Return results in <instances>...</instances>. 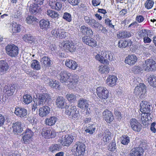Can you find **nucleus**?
<instances>
[{"instance_id": "nucleus-5", "label": "nucleus", "mask_w": 156, "mask_h": 156, "mask_svg": "<svg viewBox=\"0 0 156 156\" xmlns=\"http://www.w3.org/2000/svg\"><path fill=\"white\" fill-rule=\"evenodd\" d=\"M6 52L10 56L13 57L16 56L18 54V48L14 44H8L5 47Z\"/></svg>"}, {"instance_id": "nucleus-31", "label": "nucleus", "mask_w": 156, "mask_h": 156, "mask_svg": "<svg viewBox=\"0 0 156 156\" xmlns=\"http://www.w3.org/2000/svg\"><path fill=\"white\" fill-rule=\"evenodd\" d=\"M132 41L130 39L125 40H121L119 41L118 46L120 48H125L127 46H130L131 45Z\"/></svg>"}, {"instance_id": "nucleus-60", "label": "nucleus", "mask_w": 156, "mask_h": 156, "mask_svg": "<svg viewBox=\"0 0 156 156\" xmlns=\"http://www.w3.org/2000/svg\"><path fill=\"white\" fill-rule=\"evenodd\" d=\"M69 47L68 48V50L70 52H73L76 50V46L74 45L73 43L70 42L69 44Z\"/></svg>"}, {"instance_id": "nucleus-22", "label": "nucleus", "mask_w": 156, "mask_h": 156, "mask_svg": "<svg viewBox=\"0 0 156 156\" xmlns=\"http://www.w3.org/2000/svg\"><path fill=\"white\" fill-rule=\"evenodd\" d=\"M77 106L80 109H84L87 108L89 105V101L83 98H80L77 102Z\"/></svg>"}, {"instance_id": "nucleus-26", "label": "nucleus", "mask_w": 156, "mask_h": 156, "mask_svg": "<svg viewBox=\"0 0 156 156\" xmlns=\"http://www.w3.org/2000/svg\"><path fill=\"white\" fill-rule=\"evenodd\" d=\"M137 58L134 55H129L125 59V63L130 65H133L137 61Z\"/></svg>"}, {"instance_id": "nucleus-9", "label": "nucleus", "mask_w": 156, "mask_h": 156, "mask_svg": "<svg viewBox=\"0 0 156 156\" xmlns=\"http://www.w3.org/2000/svg\"><path fill=\"white\" fill-rule=\"evenodd\" d=\"M33 135L34 133L31 130L29 129H27L25 132L22 134V142L25 144H29L30 139Z\"/></svg>"}, {"instance_id": "nucleus-20", "label": "nucleus", "mask_w": 156, "mask_h": 156, "mask_svg": "<svg viewBox=\"0 0 156 156\" xmlns=\"http://www.w3.org/2000/svg\"><path fill=\"white\" fill-rule=\"evenodd\" d=\"M144 149L141 147H137L133 149L129 156H143Z\"/></svg>"}, {"instance_id": "nucleus-28", "label": "nucleus", "mask_w": 156, "mask_h": 156, "mask_svg": "<svg viewBox=\"0 0 156 156\" xmlns=\"http://www.w3.org/2000/svg\"><path fill=\"white\" fill-rule=\"evenodd\" d=\"M65 65L67 67L73 70L76 69L78 66V64L76 61L69 59L66 61Z\"/></svg>"}, {"instance_id": "nucleus-13", "label": "nucleus", "mask_w": 156, "mask_h": 156, "mask_svg": "<svg viewBox=\"0 0 156 156\" xmlns=\"http://www.w3.org/2000/svg\"><path fill=\"white\" fill-rule=\"evenodd\" d=\"M140 111L142 113L151 114V106L150 103L145 101H142L140 103Z\"/></svg>"}, {"instance_id": "nucleus-10", "label": "nucleus", "mask_w": 156, "mask_h": 156, "mask_svg": "<svg viewBox=\"0 0 156 156\" xmlns=\"http://www.w3.org/2000/svg\"><path fill=\"white\" fill-rule=\"evenodd\" d=\"M41 134L44 138L48 139L53 138L56 135V133L53 129L47 128L42 129Z\"/></svg>"}, {"instance_id": "nucleus-2", "label": "nucleus", "mask_w": 156, "mask_h": 156, "mask_svg": "<svg viewBox=\"0 0 156 156\" xmlns=\"http://www.w3.org/2000/svg\"><path fill=\"white\" fill-rule=\"evenodd\" d=\"M84 19L86 23L92 27L96 29L99 32L104 33L106 32L107 30L105 28L94 19L90 18L87 16H84Z\"/></svg>"}, {"instance_id": "nucleus-12", "label": "nucleus", "mask_w": 156, "mask_h": 156, "mask_svg": "<svg viewBox=\"0 0 156 156\" xmlns=\"http://www.w3.org/2000/svg\"><path fill=\"white\" fill-rule=\"evenodd\" d=\"M152 115L151 114L149 115L148 114L145 113H142L139 114V119L140 121L144 126H147L149 124L147 121L150 120L151 119Z\"/></svg>"}, {"instance_id": "nucleus-24", "label": "nucleus", "mask_w": 156, "mask_h": 156, "mask_svg": "<svg viewBox=\"0 0 156 156\" xmlns=\"http://www.w3.org/2000/svg\"><path fill=\"white\" fill-rule=\"evenodd\" d=\"M117 78L116 76L114 75H110L106 80L107 84L110 87H113L116 84Z\"/></svg>"}, {"instance_id": "nucleus-63", "label": "nucleus", "mask_w": 156, "mask_h": 156, "mask_svg": "<svg viewBox=\"0 0 156 156\" xmlns=\"http://www.w3.org/2000/svg\"><path fill=\"white\" fill-rule=\"evenodd\" d=\"M69 3L72 5H77L80 0H68Z\"/></svg>"}, {"instance_id": "nucleus-43", "label": "nucleus", "mask_w": 156, "mask_h": 156, "mask_svg": "<svg viewBox=\"0 0 156 156\" xmlns=\"http://www.w3.org/2000/svg\"><path fill=\"white\" fill-rule=\"evenodd\" d=\"M66 98L69 102H74L76 100V97L75 94L72 93L67 94L66 95Z\"/></svg>"}, {"instance_id": "nucleus-30", "label": "nucleus", "mask_w": 156, "mask_h": 156, "mask_svg": "<svg viewBox=\"0 0 156 156\" xmlns=\"http://www.w3.org/2000/svg\"><path fill=\"white\" fill-rule=\"evenodd\" d=\"M111 133L108 130H106L103 133V138L102 140L105 144H106L111 139Z\"/></svg>"}, {"instance_id": "nucleus-46", "label": "nucleus", "mask_w": 156, "mask_h": 156, "mask_svg": "<svg viewBox=\"0 0 156 156\" xmlns=\"http://www.w3.org/2000/svg\"><path fill=\"white\" fill-rule=\"evenodd\" d=\"M21 26L19 24L14 22L12 24V31L14 33L19 32L21 31Z\"/></svg>"}, {"instance_id": "nucleus-62", "label": "nucleus", "mask_w": 156, "mask_h": 156, "mask_svg": "<svg viewBox=\"0 0 156 156\" xmlns=\"http://www.w3.org/2000/svg\"><path fill=\"white\" fill-rule=\"evenodd\" d=\"M136 21L137 23H141L143 22L144 20V18L142 15L137 16L136 17Z\"/></svg>"}, {"instance_id": "nucleus-7", "label": "nucleus", "mask_w": 156, "mask_h": 156, "mask_svg": "<svg viewBox=\"0 0 156 156\" xmlns=\"http://www.w3.org/2000/svg\"><path fill=\"white\" fill-rule=\"evenodd\" d=\"M96 93L98 97L102 100L106 99L108 97V91L105 87H98Z\"/></svg>"}, {"instance_id": "nucleus-6", "label": "nucleus", "mask_w": 156, "mask_h": 156, "mask_svg": "<svg viewBox=\"0 0 156 156\" xmlns=\"http://www.w3.org/2000/svg\"><path fill=\"white\" fill-rule=\"evenodd\" d=\"M142 67L146 71H152L156 68V63L152 59H147L143 64Z\"/></svg>"}, {"instance_id": "nucleus-11", "label": "nucleus", "mask_w": 156, "mask_h": 156, "mask_svg": "<svg viewBox=\"0 0 156 156\" xmlns=\"http://www.w3.org/2000/svg\"><path fill=\"white\" fill-rule=\"evenodd\" d=\"M129 125L131 129L135 132H140L142 129L141 124L135 119H132L129 122Z\"/></svg>"}, {"instance_id": "nucleus-56", "label": "nucleus", "mask_w": 156, "mask_h": 156, "mask_svg": "<svg viewBox=\"0 0 156 156\" xmlns=\"http://www.w3.org/2000/svg\"><path fill=\"white\" fill-rule=\"evenodd\" d=\"M61 30V32H59V34H58V36H57V38L62 39L65 38L66 36L67 33L65 31V30L62 28Z\"/></svg>"}, {"instance_id": "nucleus-27", "label": "nucleus", "mask_w": 156, "mask_h": 156, "mask_svg": "<svg viewBox=\"0 0 156 156\" xmlns=\"http://www.w3.org/2000/svg\"><path fill=\"white\" fill-rule=\"evenodd\" d=\"M12 127L13 131L15 133H20L23 131L22 124L20 122H17L13 123Z\"/></svg>"}, {"instance_id": "nucleus-42", "label": "nucleus", "mask_w": 156, "mask_h": 156, "mask_svg": "<svg viewBox=\"0 0 156 156\" xmlns=\"http://www.w3.org/2000/svg\"><path fill=\"white\" fill-rule=\"evenodd\" d=\"M46 14L52 18H58L59 15L57 12L51 9L48 10L46 12Z\"/></svg>"}, {"instance_id": "nucleus-52", "label": "nucleus", "mask_w": 156, "mask_h": 156, "mask_svg": "<svg viewBox=\"0 0 156 156\" xmlns=\"http://www.w3.org/2000/svg\"><path fill=\"white\" fill-rule=\"evenodd\" d=\"M69 44L70 42L69 41H63L59 45L60 48L63 50H68L69 47Z\"/></svg>"}, {"instance_id": "nucleus-50", "label": "nucleus", "mask_w": 156, "mask_h": 156, "mask_svg": "<svg viewBox=\"0 0 156 156\" xmlns=\"http://www.w3.org/2000/svg\"><path fill=\"white\" fill-rule=\"evenodd\" d=\"M154 4V2L153 0H147L144 5L145 8L147 9H149L152 8Z\"/></svg>"}, {"instance_id": "nucleus-40", "label": "nucleus", "mask_w": 156, "mask_h": 156, "mask_svg": "<svg viewBox=\"0 0 156 156\" xmlns=\"http://www.w3.org/2000/svg\"><path fill=\"white\" fill-rule=\"evenodd\" d=\"M40 8L37 4H31L29 8L30 12L32 14H36L38 12Z\"/></svg>"}, {"instance_id": "nucleus-38", "label": "nucleus", "mask_w": 156, "mask_h": 156, "mask_svg": "<svg viewBox=\"0 0 156 156\" xmlns=\"http://www.w3.org/2000/svg\"><path fill=\"white\" fill-rule=\"evenodd\" d=\"M49 84L52 88L58 89L60 88L59 82L55 80L52 79H49Z\"/></svg>"}, {"instance_id": "nucleus-53", "label": "nucleus", "mask_w": 156, "mask_h": 156, "mask_svg": "<svg viewBox=\"0 0 156 156\" xmlns=\"http://www.w3.org/2000/svg\"><path fill=\"white\" fill-rule=\"evenodd\" d=\"M61 32V28L57 27L53 30L51 31V33L53 37L57 38V36H58V34H59V32Z\"/></svg>"}, {"instance_id": "nucleus-18", "label": "nucleus", "mask_w": 156, "mask_h": 156, "mask_svg": "<svg viewBox=\"0 0 156 156\" xmlns=\"http://www.w3.org/2000/svg\"><path fill=\"white\" fill-rule=\"evenodd\" d=\"M50 111L51 109L49 107L44 106L39 109V115L42 117H46L49 114Z\"/></svg>"}, {"instance_id": "nucleus-29", "label": "nucleus", "mask_w": 156, "mask_h": 156, "mask_svg": "<svg viewBox=\"0 0 156 156\" xmlns=\"http://www.w3.org/2000/svg\"><path fill=\"white\" fill-rule=\"evenodd\" d=\"M80 31L84 35L92 36L93 34V32L90 28L86 27L84 25L81 27Z\"/></svg>"}, {"instance_id": "nucleus-39", "label": "nucleus", "mask_w": 156, "mask_h": 156, "mask_svg": "<svg viewBox=\"0 0 156 156\" xmlns=\"http://www.w3.org/2000/svg\"><path fill=\"white\" fill-rule=\"evenodd\" d=\"M148 81L151 86L156 87V77L153 75H150L147 78Z\"/></svg>"}, {"instance_id": "nucleus-16", "label": "nucleus", "mask_w": 156, "mask_h": 156, "mask_svg": "<svg viewBox=\"0 0 156 156\" xmlns=\"http://www.w3.org/2000/svg\"><path fill=\"white\" fill-rule=\"evenodd\" d=\"M37 98L36 100L38 102L39 105L43 104L50 98L49 95L46 93L39 94L38 96H37Z\"/></svg>"}, {"instance_id": "nucleus-48", "label": "nucleus", "mask_w": 156, "mask_h": 156, "mask_svg": "<svg viewBox=\"0 0 156 156\" xmlns=\"http://www.w3.org/2000/svg\"><path fill=\"white\" fill-rule=\"evenodd\" d=\"M149 30L147 29H142L138 33L139 37L141 38H144L148 36Z\"/></svg>"}, {"instance_id": "nucleus-33", "label": "nucleus", "mask_w": 156, "mask_h": 156, "mask_svg": "<svg viewBox=\"0 0 156 156\" xmlns=\"http://www.w3.org/2000/svg\"><path fill=\"white\" fill-rule=\"evenodd\" d=\"M61 147L59 144H53L49 148V151L52 153H55L60 151Z\"/></svg>"}, {"instance_id": "nucleus-44", "label": "nucleus", "mask_w": 156, "mask_h": 156, "mask_svg": "<svg viewBox=\"0 0 156 156\" xmlns=\"http://www.w3.org/2000/svg\"><path fill=\"white\" fill-rule=\"evenodd\" d=\"M95 125L94 124H89L85 129V131L86 133H88L90 134H92L95 132Z\"/></svg>"}, {"instance_id": "nucleus-57", "label": "nucleus", "mask_w": 156, "mask_h": 156, "mask_svg": "<svg viewBox=\"0 0 156 156\" xmlns=\"http://www.w3.org/2000/svg\"><path fill=\"white\" fill-rule=\"evenodd\" d=\"M36 41V39L34 37L29 34L27 42L30 43L32 45H33L35 43Z\"/></svg>"}, {"instance_id": "nucleus-3", "label": "nucleus", "mask_w": 156, "mask_h": 156, "mask_svg": "<svg viewBox=\"0 0 156 156\" xmlns=\"http://www.w3.org/2000/svg\"><path fill=\"white\" fill-rule=\"evenodd\" d=\"M75 156H83L86 151V146L83 143L77 142L73 147Z\"/></svg>"}, {"instance_id": "nucleus-51", "label": "nucleus", "mask_w": 156, "mask_h": 156, "mask_svg": "<svg viewBox=\"0 0 156 156\" xmlns=\"http://www.w3.org/2000/svg\"><path fill=\"white\" fill-rule=\"evenodd\" d=\"M21 15L22 12L21 11L19 10H16L13 13L12 17L13 19L16 20L21 17L22 16Z\"/></svg>"}, {"instance_id": "nucleus-15", "label": "nucleus", "mask_w": 156, "mask_h": 156, "mask_svg": "<svg viewBox=\"0 0 156 156\" xmlns=\"http://www.w3.org/2000/svg\"><path fill=\"white\" fill-rule=\"evenodd\" d=\"M146 92V86L142 83H140L136 87L134 90V94L136 96L142 95Z\"/></svg>"}, {"instance_id": "nucleus-35", "label": "nucleus", "mask_w": 156, "mask_h": 156, "mask_svg": "<svg viewBox=\"0 0 156 156\" xmlns=\"http://www.w3.org/2000/svg\"><path fill=\"white\" fill-rule=\"evenodd\" d=\"M101 54L103 55L105 59V62L107 59L112 61L113 59V55L111 52L110 51H102Z\"/></svg>"}, {"instance_id": "nucleus-4", "label": "nucleus", "mask_w": 156, "mask_h": 156, "mask_svg": "<svg viewBox=\"0 0 156 156\" xmlns=\"http://www.w3.org/2000/svg\"><path fill=\"white\" fill-rule=\"evenodd\" d=\"M76 107L75 105H72L66 108V113L72 119H74L79 118V114L76 111Z\"/></svg>"}, {"instance_id": "nucleus-41", "label": "nucleus", "mask_w": 156, "mask_h": 156, "mask_svg": "<svg viewBox=\"0 0 156 156\" xmlns=\"http://www.w3.org/2000/svg\"><path fill=\"white\" fill-rule=\"evenodd\" d=\"M30 67L36 70H39L41 68V66L39 62L36 60H33L31 61Z\"/></svg>"}, {"instance_id": "nucleus-47", "label": "nucleus", "mask_w": 156, "mask_h": 156, "mask_svg": "<svg viewBox=\"0 0 156 156\" xmlns=\"http://www.w3.org/2000/svg\"><path fill=\"white\" fill-rule=\"evenodd\" d=\"M37 20V19L35 17L29 16L26 18V21L28 24H34L36 23Z\"/></svg>"}, {"instance_id": "nucleus-54", "label": "nucleus", "mask_w": 156, "mask_h": 156, "mask_svg": "<svg viewBox=\"0 0 156 156\" xmlns=\"http://www.w3.org/2000/svg\"><path fill=\"white\" fill-rule=\"evenodd\" d=\"M63 18L69 22H71L72 20L71 15L69 13L67 12H65L64 13Z\"/></svg>"}, {"instance_id": "nucleus-21", "label": "nucleus", "mask_w": 156, "mask_h": 156, "mask_svg": "<svg viewBox=\"0 0 156 156\" xmlns=\"http://www.w3.org/2000/svg\"><path fill=\"white\" fill-rule=\"evenodd\" d=\"M103 118L108 123H110L114 120L113 115L111 112L107 109L103 112Z\"/></svg>"}, {"instance_id": "nucleus-55", "label": "nucleus", "mask_w": 156, "mask_h": 156, "mask_svg": "<svg viewBox=\"0 0 156 156\" xmlns=\"http://www.w3.org/2000/svg\"><path fill=\"white\" fill-rule=\"evenodd\" d=\"M96 59L100 62L101 63H104L105 62V59L103 55L98 54L95 56Z\"/></svg>"}, {"instance_id": "nucleus-36", "label": "nucleus", "mask_w": 156, "mask_h": 156, "mask_svg": "<svg viewBox=\"0 0 156 156\" xmlns=\"http://www.w3.org/2000/svg\"><path fill=\"white\" fill-rule=\"evenodd\" d=\"M99 72L101 74H108L109 71L108 66L104 65H101L98 67Z\"/></svg>"}, {"instance_id": "nucleus-64", "label": "nucleus", "mask_w": 156, "mask_h": 156, "mask_svg": "<svg viewBox=\"0 0 156 156\" xmlns=\"http://www.w3.org/2000/svg\"><path fill=\"white\" fill-rule=\"evenodd\" d=\"M55 5V8L54 9L57 10H60L62 7V4L60 2H56Z\"/></svg>"}, {"instance_id": "nucleus-37", "label": "nucleus", "mask_w": 156, "mask_h": 156, "mask_svg": "<svg viewBox=\"0 0 156 156\" xmlns=\"http://www.w3.org/2000/svg\"><path fill=\"white\" fill-rule=\"evenodd\" d=\"M41 62L43 63L42 65L45 67L51 66V60L50 58L48 57H43L41 59Z\"/></svg>"}, {"instance_id": "nucleus-61", "label": "nucleus", "mask_w": 156, "mask_h": 156, "mask_svg": "<svg viewBox=\"0 0 156 156\" xmlns=\"http://www.w3.org/2000/svg\"><path fill=\"white\" fill-rule=\"evenodd\" d=\"M114 113L118 119H121L122 116L121 115V113L119 111V109L118 108H116L115 109Z\"/></svg>"}, {"instance_id": "nucleus-59", "label": "nucleus", "mask_w": 156, "mask_h": 156, "mask_svg": "<svg viewBox=\"0 0 156 156\" xmlns=\"http://www.w3.org/2000/svg\"><path fill=\"white\" fill-rule=\"evenodd\" d=\"M126 31H123L119 32L117 34V36L118 38H125L126 37Z\"/></svg>"}, {"instance_id": "nucleus-1", "label": "nucleus", "mask_w": 156, "mask_h": 156, "mask_svg": "<svg viewBox=\"0 0 156 156\" xmlns=\"http://www.w3.org/2000/svg\"><path fill=\"white\" fill-rule=\"evenodd\" d=\"M60 82L67 85L69 88L74 89L76 87L78 81V76L76 75H71L69 72L63 71L60 74Z\"/></svg>"}, {"instance_id": "nucleus-17", "label": "nucleus", "mask_w": 156, "mask_h": 156, "mask_svg": "<svg viewBox=\"0 0 156 156\" xmlns=\"http://www.w3.org/2000/svg\"><path fill=\"white\" fill-rule=\"evenodd\" d=\"M27 110L24 108H16L15 114L18 117L21 118H26L27 114Z\"/></svg>"}, {"instance_id": "nucleus-19", "label": "nucleus", "mask_w": 156, "mask_h": 156, "mask_svg": "<svg viewBox=\"0 0 156 156\" xmlns=\"http://www.w3.org/2000/svg\"><path fill=\"white\" fill-rule=\"evenodd\" d=\"M15 90V88L13 85L8 84L4 87L3 92L6 95L10 96L13 95Z\"/></svg>"}, {"instance_id": "nucleus-49", "label": "nucleus", "mask_w": 156, "mask_h": 156, "mask_svg": "<svg viewBox=\"0 0 156 156\" xmlns=\"http://www.w3.org/2000/svg\"><path fill=\"white\" fill-rule=\"evenodd\" d=\"M130 138L128 136L123 135L121 137V143L124 145H126L130 142Z\"/></svg>"}, {"instance_id": "nucleus-45", "label": "nucleus", "mask_w": 156, "mask_h": 156, "mask_svg": "<svg viewBox=\"0 0 156 156\" xmlns=\"http://www.w3.org/2000/svg\"><path fill=\"white\" fill-rule=\"evenodd\" d=\"M32 101V96L28 94H26L23 96V102L25 104H28Z\"/></svg>"}, {"instance_id": "nucleus-23", "label": "nucleus", "mask_w": 156, "mask_h": 156, "mask_svg": "<svg viewBox=\"0 0 156 156\" xmlns=\"http://www.w3.org/2000/svg\"><path fill=\"white\" fill-rule=\"evenodd\" d=\"M66 103L65 99L62 97H58L56 100V105L57 107L62 109L64 108Z\"/></svg>"}, {"instance_id": "nucleus-14", "label": "nucleus", "mask_w": 156, "mask_h": 156, "mask_svg": "<svg viewBox=\"0 0 156 156\" xmlns=\"http://www.w3.org/2000/svg\"><path fill=\"white\" fill-rule=\"evenodd\" d=\"M83 42L87 45L92 47H95L97 45V41L93 38L88 36H84L82 38Z\"/></svg>"}, {"instance_id": "nucleus-58", "label": "nucleus", "mask_w": 156, "mask_h": 156, "mask_svg": "<svg viewBox=\"0 0 156 156\" xmlns=\"http://www.w3.org/2000/svg\"><path fill=\"white\" fill-rule=\"evenodd\" d=\"M116 149V144L114 140H112V142L109 145L108 150L111 151H114Z\"/></svg>"}, {"instance_id": "nucleus-8", "label": "nucleus", "mask_w": 156, "mask_h": 156, "mask_svg": "<svg viewBox=\"0 0 156 156\" xmlns=\"http://www.w3.org/2000/svg\"><path fill=\"white\" fill-rule=\"evenodd\" d=\"M73 136L71 135H67L63 136L58 141L63 146H68L73 142Z\"/></svg>"}, {"instance_id": "nucleus-25", "label": "nucleus", "mask_w": 156, "mask_h": 156, "mask_svg": "<svg viewBox=\"0 0 156 156\" xmlns=\"http://www.w3.org/2000/svg\"><path fill=\"white\" fill-rule=\"evenodd\" d=\"M39 23L40 28L42 30H46L50 27V21L47 19L41 20Z\"/></svg>"}, {"instance_id": "nucleus-34", "label": "nucleus", "mask_w": 156, "mask_h": 156, "mask_svg": "<svg viewBox=\"0 0 156 156\" xmlns=\"http://www.w3.org/2000/svg\"><path fill=\"white\" fill-rule=\"evenodd\" d=\"M57 118L55 116L51 117L45 119V124L49 126H52L55 125L57 121Z\"/></svg>"}, {"instance_id": "nucleus-32", "label": "nucleus", "mask_w": 156, "mask_h": 156, "mask_svg": "<svg viewBox=\"0 0 156 156\" xmlns=\"http://www.w3.org/2000/svg\"><path fill=\"white\" fill-rule=\"evenodd\" d=\"M9 69L7 62L3 60L0 61V73H5Z\"/></svg>"}]
</instances>
